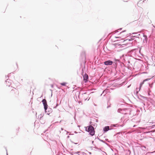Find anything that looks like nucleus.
<instances>
[{
  "instance_id": "f257e3e1",
  "label": "nucleus",
  "mask_w": 155,
  "mask_h": 155,
  "mask_svg": "<svg viewBox=\"0 0 155 155\" xmlns=\"http://www.w3.org/2000/svg\"><path fill=\"white\" fill-rule=\"evenodd\" d=\"M85 130L86 131L89 132L91 135L93 136L94 134V128L92 126L86 127Z\"/></svg>"
},
{
  "instance_id": "f03ea898",
  "label": "nucleus",
  "mask_w": 155,
  "mask_h": 155,
  "mask_svg": "<svg viewBox=\"0 0 155 155\" xmlns=\"http://www.w3.org/2000/svg\"><path fill=\"white\" fill-rule=\"evenodd\" d=\"M128 33L126 31H123L121 32L120 34V36L117 37L118 38H121L127 37L128 36Z\"/></svg>"
},
{
  "instance_id": "7ed1b4c3",
  "label": "nucleus",
  "mask_w": 155,
  "mask_h": 155,
  "mask_svg": "<svg viewBox=\"0 0 155 155\" xmlns=\"http://www.w3.org/2000/svg\"><path fill=\"white\" fill-rule=\"evenodd\" d=\"M125 41V40H124V41H120L118 40L116 42L114 43V45L115 46H117V45H124L125 44L124 43V42Z\"/></svg>"
},
{
  "instance_id": "20e7f679",
  "label": "nucleus",
  "mask_w": 155,
  "mask_h": 155,
  "mask_svg": "<svg viewBox=\"0 0 155 155\" xmlns=\"http://www.w3.org/2000/svg\"><path fill=\"white\" fill-rule=\"evenodd\" d=\"M42 102L44 105V109L46 110L48 108V105L47 103V101L45 99H44L42 101Z\"/></svg>"
},
{
  "instance_id": "39448f33",
  "label": "nucleus",
  "mask_w": 155,
  "mask_h": 155,
  "mask_svg": "<svg viewBox=\"0 0 155 155\" xmlns=\"http://www.w3.org/2000/svg\"><path fill=\"white\" fill-rule=\"evenodd\" d=\"M104 63L106 65H111L113 63V62L110 60H108L105 61Z\"/></svg>"
},
{
  "instance_id": "423d86ee",
  "label": "nucleus",
  "mask_w": 155,
  "mask_h": 155,
  "mask_svg": "<svg viewBox=\"0 0 155 155\" xmlns=\"http://www.w3.org/2000/svg\"><path fill=\"white\" fill-rule=\"evenodd\" d=\"M150 80V79H148V78H147V79H145L140 84V87H139V91L141 88V87L142 86L143 84H144V83L145 81H147L148 80Z\"/></svg>"
},
{
  "instance_id": "0eeeda50",
  "label": "nucleus",
  "mask_w": 155,
  "mask_h": 155,
  "mask_svg": "<svg viewBox=\"0 0 155 155\" xmlns=\"http://www.w3.org/2000/svg\"><path fill=\"white\" fill-rule=\"evenodd\" d=\"M83 78L85 83H86L87 81L88 78V75L87 74H85L83 76Z\"/></svg>"
},
{
  "instance_id": "6e6552de",
  "label": "nucleus",
  "mask_w": 155,
  "mask_h": 155,
  "mask_svg": "<svg viewBox=\"0 0 155 155\" xmlns=\"http://www.w3.org/2000/svg\"><path fill=\"white\" fill-rule=\"evenodd\" d=\"M10 89L11 90V93L12 94H13L15 93V88H14L12 87H11L10 88Z\"/></svg>"
},
{
  "instance_id": "1a4fd4ad",
  "label": "nucleus",
  "mask_w": 155,
  "mask_h": 155,
  "mask_svg": "<svg viewBox=\"0 0 155 155\" xmlns=\"http://www.w3.org/2000/svg\"><path fill=\"white\" fill-rule=\"evenodd\" d=\"M109 130V126H106L104 129V131H107Z\"/></svg>"
},
{
  "instance_id": "9d476101",
  "label": "nucleus",
  "mask_w": 155,
  "mask_h": 155,
  "mask_svg": "<svg viewBox=\"0 0 155 155\" xmlns=\"http://www.w3.org/2000/svg\"><path fill=\"white\" fill-rule=\"evenodd\" d=\"M67 84V83L66 82H63V83H60V84L61 85H62V86H65Z\"/></svg>"
},
{
  "instance_id": "9b49d317",
  "label": "nucleus",
  "mask_w": 155,
  "mask_h": 155,
  "mask_svg": "<svg viewBox=\"0 0 155 155\" xmlns=\"http://www.w3.org/2000/svg\"><path fill=\"white\" fill-rule=\"evenodd\" d=\"M127 40H128V41H130V39H127V40H126V41H127Z\"/></svg>"
},
{
  "instance_id": "f8f14e48",
  "label": "nucleus",
  "mask_w": 155,
  "mask_h": 155,
  "mask_svg": "<svg viewBox=\"0 0 155 155\" xmlns=\"http://www.w3.org/2000/svg\"><path fill=\"white\" fill-rule=\"evenodd\" d=\"M130 86V85L128 87H129Z\"/></svg>"
}]
</instances>
